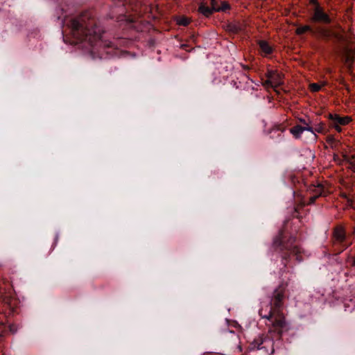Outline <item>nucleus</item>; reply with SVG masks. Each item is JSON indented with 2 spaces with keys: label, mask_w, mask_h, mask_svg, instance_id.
I'll list each match as a JSON object with an SVG mask.
<instances>
[{
  "label": "nucleus",
  "mask_w": 355,
  "mask_h": 355,
  "mask_svg": "<svg viewBox=\"0 0 355 355\" xmlns=\"http://www.w3.org/2000/svg\"><path fill=\"white\" fill-rule=\"evenodd\" d=\"M62 22V32L71 37V43L82 44L83 48L91 49V53L101 59L119 57L123 53L105 38L99 21L89 11L65 15Z\"/></svg>",
  "instance_id": "1"
},
{
  "label": "nucleus",
  "mask_w": 355,
  "mask_h": 355,
  "mask_svg": "<svg viewBox=\"0 0 355 355\" xmlns=\"http://www.w3.org/2000/svg\"><path fill=\"white\" fill-rule=\"evenodd\" d=\"M311 17L310 21L317 26L304 25L300 26L296 29V33L299 35H304L306 33H310L317 39L323 41L325 43L331 42L333 44H337L343 40V35L334 29L327 27L331 24L334 19L325 11L318 0H309Z\"/></svg>",
  "instance_id": "2"
},
{
  "label": "nucleus",
  "mask_w": 355,
  "mask_h": 355,
  "mask_svg": "<svg viewBox=\"0 0 355 355\" xmlns=\"http://www.w3.org/2000/svg\"><path fill=\"white\" fill-rule=\"evenodd\" d=\"M273 248L282 258L283 267L280 271L284 272L287 266H293V261L297 262L303 261L302 254L304 250L300 247L295 236H287L281 231L277 236L274 239Z\"/></svg>",
  "instance_id": "3"
},
{
  "label": "nucleus",
  "mask_w": 355,
  "mask_h": 355,
  "mask_svg": "<svg viewBox=\"0 0 355 355\" xmlns=\"http://www.w3.org/2000/svg\"><path fill=\"white\" fill-rule=\"evenodd\" d=\"M355 235V227L354 230L347 232L343 225H336L332 232V245L334 251L339 254L353 243L354 238Z\"/></svg>",
  "instance_id": "4"
},
{
  "label": "nucleus",
  "mask_w": 355,
  "mask_h": 355,
  "mask_svg": "<svg viewBox=\"0 0 355 355\" xmlns=\"http://www.w3.org/2000/svg\"><path fill=\"white\" fill-rule=\"evenodd\" d=\"M286 286L284 284L279 285L272 293V295L269 303V310L263 313V309H261L259 311L260 316L263 318L272 320L275 316V312H279L283 309L284 292Z\"/></svg>",
  "instance_id": "5"
},
{
  "label": "nucleus",
  "mask_w": 355,
  "mask_h": 355,
  "mask_svg": "<svg viewBox=\"0 0 355 355\" xmlns=\"http://www.w3.org/2000/svg\"><path fill=\"white\" fill-rule=\"evenodd\" d=\"M274 342L272 338L268 336H259L254 338L250 343V347L251 349H263L266 352H268V347L271 346V354L274 352Z\"/></svg>",
  "instance_id": "6"
},
{
  "label": "nucleus",
  "mask_w": 355,
  "mask_h": 355,
  "mask_svg": "<svg viewBox=\"0 0 355 355\" xmlns=\"http://www.w3.org/2000/svg\"><path fill=\"white\" fill-rule=\"evenodd\" d=\"M282 311V310L279 312H275L274 318L270 320L274 328L273 332L277 334V339L279 340L281 339L283 331L286 329L285 318ZM272 332V331H270V334Z\"/></svg>",
  "instance_id": "7"
},
{
  "label": "nucleus",
  "mask_w": 355,
  "mask_h": 355,
  "mask_svg": "<svg viewBox=\"0 0 355 355\" xmlns=\"http://www.w3.org/2000/svg\"><path fill=\"white\" fill-rule=\"evenodd\" d=\"M328 119L331 121L332 123H336L340 125H345L349 123L352 121L351 117L348 116H341L338 114H328Z\"/></svg>",
  "instance_id": "8"
},
{
  "label": "nucleus",
  "mask_w": 355,
  "mask_h": 355,
  "mask_svg": "<svg viewBox=\"0 0 355 355\" xmlns=\"http://www.w3.org/2000/svg\"><path fill=\"white\" fill-rule=\"evenodd\" d=\"M284 128H282L281 125L275 126L272 128L269 132L270 137L277 142H279L283 138V132Z\"/></svg>",
  "instance_id": "9"
},
{
  "label": "nucleus",
  "mask_w": 355,
  "mask_h": 355,
  "mask_svg": "<svg viewBox=\"0 0 355 355\" xmlns=\"http://www.w3.org/2000/svg\"><path fill=\"white\" fill-rule=\"evenodd\" d=\"M258 45L259 49L265 55H268L272 53L273 48L266 40H259Z\"/></svg>",
  "instance_id": "10"
},
{
  "label": "nucleus",
  "mask_w": 355,
  "mask_h": 355,
  "mask_svg": "<svg viewBox=\"0 0 355 355\" xmlns=\"http://www.w3.org/2000/svg\"><path fill=\"white\" fill-rule=\"evenodd\" d=\"M214 8L215 7H214V8H212L211 7L209 8L204 3H201L199 5L198 11L202 15H203L205 17H209L211 15H213L214 12H216V10H214Z\"/></svg>",
  "instance_id": "11"
},
{
  "label": "nucleus",
  "mask_w": 355,
  "mask_h": 355,
  "mask_svg": "<svg viewBox=\"0 0 355 355\" xmlns=\"http://www.w3.org/2000/svg\"><path fill=\"white\" fill-rule=\"evenodd\" d=\"M304 131V128L302 126L297 125L290 129V132L293 135L295 139H300L301 135Z\"/></svg>",
  "instance_id": "12"
},
{
  "label": "nucleus",
  "mask_w": 355,
  "mask_h": 355,
  "mask_svg": "<svg viewBox=\"0 0 355 355\" xmlns=\"http://www.w3.org/2000/svg\"><path fill=\"white\" fill-rule=\"evenodd\" d=\"M344 60L345 63L348 65V68L350 69L354 60V55L350 51H347V52H346Z\"/></svg>",
  "instance_id": "13"
},
{
  "label": "nucleus",
  "mask_w": 355,
  "mask_h": 355,
  "mask_svg": "<svg viewBox=\"0 0 355 355\" xmlns=\"http://www.w3.org/2000/svg\"><path fill=\"white\" fill-rule=\"evenodd\" d=\"M241 30L240 26L236 24L230 23L227 25V31L232 34H237Z\"/></svg>",
  "instance_id": "14"
},
{
  "label": "nucleus",
  "mask_w": 355,
  "mask_h": 355,
  "mask_svg": "<svg viewBox=\"0 0 355 355\" xmlns=\"http://www.w3.org/2000/svg\"><path fill=\"white\" fill-rule=\"evenodd\" d=\"M220 6L215 8L216 12H226L231 8V6L227 1H220Z\"/></svg>",
  "instance_id": "15"
},
{
  "label": "nucleus",
  "mask_w": 355,
  "mask_h": 355,
  "mask_svg": "<svg viewBox=\"0 0 355 355\" xmlns=\"http://www.w3.org/2000/svg\"><path fill=\"white\" fill-rule=\"evenodd\" d=\"M191 21L186 17H181L178 19L177 23L180 26H187L190 24Z\"/></svg>",
  "instance_id": "16"
},
{
  "label": "nucleus",
  "mask_w": 355,
  "mask_h": 355,
  "mask_svg": "<svg viewBox=\"0 0 355 355\" xmlns=\"http://www.w3.org/2000/svg\"><path fill=\"white\" fill-rule=\"evenodd\" d=\"M309 89L312 92H317L321 89V86L318 83H311L309 85Z\"/></svg>",
  "instance_id": "17"
},
{
  "label": "nucleus",
  "mask_w": 355,
  "mask_h": 355,
  "mask_svg": "<svg viewBox=\"0 0 355 355\" xmlns=\"http://www.w3.org/2000/svg\"><path fill=\"white\" fill-rule=\"evenodd\" d=\"M282 78V74L278 73L277 71L275 72V75L274 76L272 80L275 83V87L281 84L280 80Z\"/></svg>",
  "instance_id": "18"
},
{
  "label": "nucleus",
  "mask_w": 355,
  "mask_h": 355,
  "mask_svg": "<svg viewBox=\"0 0 355 355\" xmlns=\"http://www.w3.org/2000/svg\"><path fill=\"white\" fill-rule=\"evenodd\" d=\"M8 329L11 334H15L17 331V327L15 324H10L8 325Z\"/></svg>",
  "instance_id": "19"
},
{
  "label": "nucleus",
  "mask_w": 355,
  "mask_h": 355,
  "mask_svg": "<svg viewBox=\"0 0 355 355\" xmlns=\"http://www.w3.org/2000/svg\"><path fill=\"white\" fill-rule=\"evenodd\" d=\"M211 1V7L214 8V7L217 8L218 7V3L220 0H210Z\"/></svg>",
  "instance_id": "20"
},
{
  "label": "nucleus",
  "mask_w": 355,
  "mask_h": 355,
  "mask_svg": "<svg viewBox=\"0 0 355 355\" xmlns=\"http://www.w3.org/2000/svg\"><path fill=\"white\" fill-rule=\"evenodd\" d=\"M275 72H276L275 71H272V70L269 71L266 75L268 78L272 80L274 76L275 75Z\"/></svg>",
  "instance_id": "21"
},
{
  "label": "nucleus",
  "mask_w": 355,
  "mask_h": 355,
  "mask_svg": "<svg viewBox=\"0 0 355 355\" xmlns=\"http://www.w3.org/2000/svg\"><path fill=\"white\" fill-rule=\"evenodd\" d=\"M340 125H338V124H336V123H331V126H332L334 128H335V130H336L337 132H341V131H342V128H340Z\"/></svg>",
  "instance_id": "22"
},
{
  "label": "nucleus",
  "mask_w": 355,
  "mask_h": 355,
  "mask_svg": "<svg viewBox=\"0 0 355 355\" xmlns=\"http://www.w3.org/2000/svg\"><path fill=\"white\" fill-rule=\"evenodd\" d=\"M264 85L271 87H275V85L273 84V81L271 79L266 80Z\"/></svg>",
  "instance_id": "23"
},
{
  "label": "nucleus",
  "mask_w": 355,
  "mask_h": 355,
  "mask_svg": "<svg viewBox=\"0 0 355 355\" xmlns=\"http://www.w3.org/2000/svg\"><path fill=\"white\" fill-rule=\"evenodd\" d=\"M302 128H304V130H308V131H310L311 132H313V128L309 126L308 124L306 125V126L302 127Z\"/></svg>",
  "instance_id": "24"
},
{
  "label": "nucleus",
  "mask_w": 355,
  "mask_h": 355,
  "mask_svg": "<svg viewBox=\"0 0 355 355\" xmlns=\"http://www.w3.org/2000/svg\"><path fill=\"white\" fill-rule=\"evenodd\" d=\"M327 141L328 143H333L335 141V139L334 138L333 136H329V137H328Z\"/></svg>",
  "instance_id": "25"
},
{
  "label": "nucleus",
  "mask_w": 355,
  "mask_h": 355,
  "mask_svg": "<svg viewBox=\"0 0 355 355\" xmlns=\"http://www.w3.org/2000/svg\"><path fill=\"white\" fill-rule=\"evenodd\" d=\"M351 168L355 173V162L351 163Z\"/></svg>",
  "instance_id": "26"
},
{
  "label": "nucleus",
  "mask_w": 355,
  "mask_h": 355,
  "mask_svg": "<svg viewBox=\"0 0 355 355\" xmlns=\"http://www.w3.org/2000/svg\"><path fill=\"white\" fill-rule=\"evenodd\" d=\"M340 84L343 85L346 87L347 89H348V85L345 83L344 80H341Z\"/></svg>",
  "instance_id": "27"
},
{
  "label": "nucleus",
  "mask_w": 355,
  "mask_h": 355,
  "mask_svg": "<svg viewBox=\"0 0 355 355\" xmlns=\"http://www.w3.org/2000/svg\"><path fill=\"white\" fill-rule=\"evenodd\" d=\"M39 31L36 30L34 33H31V35H33V37H35L37 35Z\"/></svg>",
  "instance_id": "28"
},
{
  "label": "nucleus",
  "mask_w": 355,
  "mask_h": 355,
  "mask_svg": "<svg viewBox=\"0 0 355 355\" xmlns=\"http://www.w3.org/2000/svg\"><path fill=\"white\" fill-rule=\"evenodd\" d=\"M55 2H56L59 6H61V3L62 0H53Z\"/></svg>",
  "instance_id": "29"
},
{
  "label": "nucleus",
  "mask_w": 355,
  "mask_h": 355,
  "mask_svg": "<svg viewBox=\"0 0 355 355\" xmlns=\"http://www.w3.org/2000/svg\"><path fill=\"white\" fill-rule=\"evenodd\" d=\"M300 121L302 123L304 124V125H307V123L306 122V121H305L304 119H300Z\"/></svg>",
  "instance_id": "30"
},
{
  "label": "nucleus",
  "mask_w": 355,
  "mask_h": 355,
  "mask_svg": "<svg viewBox=\"0 0 355 355\" xmlns=\"http://www.w3.org/2000/svg\"><path fill=\"white\" fill-rule=\"evenodd\" d=\"M352 266H355V257L352 258Z\"/></svg>",
  "instance_id": "31"
},
{
  "label": "nucleus",
  "mask_w": 355,
  "mask_h": 355,
  "mask_svg": "<svg viewBox=\"0 0 355 355\" xmlns=\"http://www.w3.org/2000/svg\"><path fill=\"white\" fill-rule=\"evenodd\" d=\"M187 44H182V48L183 49L186 50V51H187Z\"/></svg>",
  "instance_id": "32"
},
{
  "label": "nucleus",
  "mask_w": 355,
  "mask_h": 355,
  "mask_svg": "<svg viewBox=\"0 0 355 355\" xmlns=\"http://www.w3.org/2000/svg\"><path fill=\"white\" fill-rule=\"evenodd\" d=\"M58 239V235L56 234L55 238V242H57Z\"/></svg>",
  "instance_id": "33"
},
{
  "label": "nucleus",
  "mask_w": 355,
  "mask_h": 355,
  "mask_svg": "<svg viewBox=\"0 0 355 355\" xmlns=\"http://www.w3.org/2000/svg\"><path fill=\"white\" fill-rule=\"evenodd\" d=\"M3 337V334L1 333L0 334V339Z\"/></svg>",
  "instance_id": "34"
},
{
  "label": "nucleus",
  "mask_w": 355,
  "mask_h": 355,
  "mask_svg": "<svg viewBox=\"0 0 355 355\" xmlns=\"http://www.w3.org/2000/svg\"><path fill=\"white\" fill-rule=\"evenodd\" d=\"M2 324L0 322V326Z\"/></svg>",
  "instance_id": "35"
}]
</instances>
